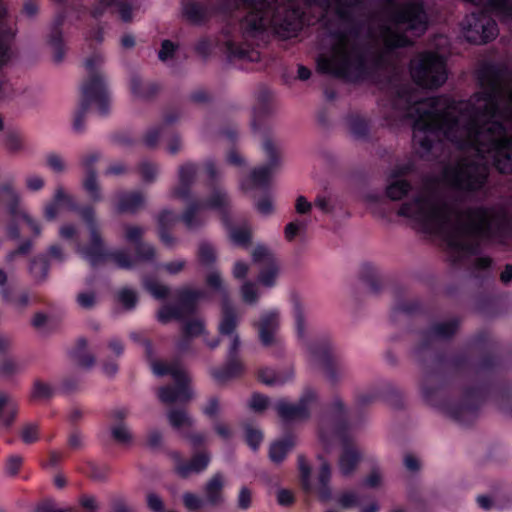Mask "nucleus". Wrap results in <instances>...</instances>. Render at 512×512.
Wrapping results in <instances>:
<instances>
[{"label": "nucleus", "instance_id": "f257e3e1", "mask_svg": "<svg viewBox=\"0 0 512 512\" xmlns=\"http://www.w3.org/2000/svg\"><path fill=\"white\" fill-rule=\"evenodd\" d=\"M412 192L399 207L397 214L413 226L440 237L447 245L454 262L476 255L481 239L504 235L509 228L505 211L497 206L470 207L450 203L436 182L425 181L413 188L406 179L388 176L386 196L401 200Z\"/></svg>", "mask_w": 512, "mask_h": 512}, {"label": "nucleus", "instance_id": "f03ea898", "mask_svg": "<svg viewBox=\"0 0 512 512\" xmlns=\"http://www.w3.org/2000/svg\"><path fill=\"white\" fill-rule=\"evenodd\" d=\"M104 62V55L100 51H95L84 59L85 77L80 85V99L72 116V128L76 133L84 130L90 108L93 107L99 115H106L111 109L112 97L103 70Z\"/></svg>", "mask_w": 512, "mask_h": 512}, {"label": "nucleus", "instance_id": "7ed1b4c3", "mask_svg": "<svg viewBox=\"0 0 512 512\" xmlns=\"http://www.w3.org/2000/svg\"><path fill=\"white\" fill-rule=\"evenodd\" d=\"M81 216L89 230L90 244L87 247L78 246L77 251L91 265L95 266L111 260L118 267L128 269L134 266L136 260L150 261L155 258V248L147 243H140L137 246V256L135 259L123 250L109 251L101 241L94 210L92 208H85L81 211Z\"/></svg>", "mask_w": 512, "mask_h": 512}, {"label": "nucleus", "instance_id": "20e7f679", "mask_svg": "<svg viewBox=\"0 0 512 512\" xmlns=\"http://www.w3.org/2000/svg\"><path fill=\"white\" fill-rule=\"evenodd\" d=\"M150 366L156 376L169 375L174 381V385H165L158 389L157 396L162 403H185L193 398L190 377L178 361L150 360Z\"/></svg>", "mask_w": 512, "mask_h": 512}, {"label": "nucleus", "instance_id": "39448f33", "mask_svg": "<svg viewBox=\"0 0 512 512\" xmlns=\"http://www.w3.org/2000/svg\"><path fill=\"white\" fill-rule=\"evenodd\" d=\"M421 392L429 405L461 423L467 422L475 415V409L468 399L460 402L448 400L445 390L438 379L434 377H427L423 380Z\"/></svg>", "mask_w": 512, "mask_h": 512}, {"label": "nucleus", "instance_id": "423d86ee", "mask_svg": "<svg viewBox=\"0 0 512 512\" xmlns=\"http://www.w3.org/2000/svg\"><path fill=\"white\" fill-rule=\"evenodd\" d=\"M228 205L227 193L221 187L214 186L205 198L191 199L186 205L181 219L189 229L198 228L207 222L209 211L225 213Z\"/></svg>", "mask_w": 512, "mask_h": 512}, {"label": "nucleus", "instance_id": "0eeeda50", "mask_svg": "<svg viewBox=\"0 0 512 512\" xmlns=\"http://www.w3.org/2000/svg\"><path fill=\"white\" fill-rule=\"evenodd\" d=\"M410 73L414 82L424 88H438L447 79L444 58L433 52L417 54L411 60Z\"/></svg>", "mask_w": 512, "mask_h": 512}, {"label": "nucleus", "instance_id": "6e6552de", "mask_svg": "<svg viewBox=\"0 0 512 512\" xmlns=\"http://www.w3.org/2000/svg\"><path fill=\"white\" fill-rule=\"evenodd\" d=\"M205 282L211 290L222 296L221 318L218 324L219 333L221 335H232L233 331L239 324L240 318L237 314L236 308L229 299L228 288L222 274L219 270L212 269L207 273Z\"/></svg>", "mask_w": 512, "mask_h": 512}, {"label": "nucleus", "instance_id": "1a4fd4ad", "mask_svg": "<svg viewBox=\"0 0 512 512\" xmlns=\"http://www.w3.org/2000/svg\"><path fill=\"white\" fill-rule=\"evenodd\" d=\"M179 302L177 305H163L158 313L159 322L166 324L172 320H179L191 315L196 310V305L201 300L209 298V293L203 289L182 288L177 293Z\"/></svg>", "mask_w": 512, "mask_h": 512}, {"label": "nucleus", "instance_id": "9d476101", "mask_svg": "<svg viewBox=\"0 0 512 512\" xmlns=\"http://www.w3.org/2000/svg\"><path fill=\"white\" fill-rule=\"evenodd\" d=\"M262 148L268 163L254 168L248 174L241 175L240 188L244 192H250L256 188L267 185L278 166L277 149L274 142L270 139H266L262 144Z\"/></svg>", "mask_w": 512, "mask_h": 512}, {"label": "nucleus", "instance_id": "9b49d317", "mask_svg": "<svg viewBox=\"0 0 512 512\" xmlns=\"http://www.w3.org/2000/svg\"><path fill=\"white\" fill-rule=\"evenodd\" d=\"M319 460L321 464L317 475V486H314L311 480V469L303 456L298 457V468L303 488L308 492L316 491L321 500L327 501L332 495L329 487L332 470L330 464L322 456H319Z\"/></svg>", "mask_w": 512, "mask_h": 512}, {"label": "nucleus", "instance_id": "f8f14e48", "mask_svg": "<svg viewBox=\"0 0 512 512\" xmlns=\"http://www.w3.org/2000/svg\"><path fill=\"white\" fill-rule=\"evenodd\" d=\"M252 261L258 266V283L266 288H273L280 275V266L271 249L257 245L252 251Z\"/></svg>", "mask_w": 512, "mask_h": 512}, {"label": "nucleus", "instance_id": "ddd939ff", "mask_svg": "<svg viewBox=\"0 0 512 512\" xmlns=\"http://www.w3.org/2000/svg\"><path fill=\"white\" fill-rule=\"evenodd\" d=\"M317 400V392L312 388H307L303 391L297 403H289L281 399L275 403L274 408L284 421L302 420L309 417L311 408Z\"/></svg>", "mask_w": 512, "mask_h": 512}, {"label": "nucleus", "instance_id": "4468645a", "mask_svg": "<svg viewBox=\"0 0 512 512\" xmlns=\"http://www.w3.org/2000/svg\"><path fill=\"white\" fill-rule=\"evenodd\" d=\"M346 414L347 409L343 401L339 397L333 398L319 428V439L325 447L329 446L331 437H336L339 433L344 434L342 423Z\"/></svg>", "mask_w": 512, "mask_h": 512}, {"label": "nucleus", "instance_id": "2eb2a0df", "mask_svg": "<svg viewBox=\"0 0 512 512\" xmlns=\"http://www.w3.org/2000/svg\"><path fill=\"white\" fill-rule=\"evenodd\" d=\"M198 173V166L187 162L178 168L177 183L170 190V197L182 201L185 205L192 199L191 187Z\"/></svg>", "mask_w": 512, "mask_h": 512}, {"label": "nucleus", "instance_id": "dca6fc26", "mask_svg": "<svg viewBox=\"0 0 512 512\" xmlns=\"http://www.w3.org/2000/svg\"><path fill=\"white\" fill-rule=\"evenodd\" d=\"M337 439L341 442L342 449L338 459V469L343 476L351 475L357 468L362 459V453L356 444L346 438L344 434H338L331 437L330 440Z\"/></svg>", "mask_w": 512, "mask_h": 512}, {"label": "nucleus", "instance_id": "f3484780", "mask_svg": "<svg viewBox=\"0 0 512 512\" xmlns=\"http://www.w3.org/2000/svg\"><path fill=\"white\" fill-rule=\"evenodd\" d=\"M2 191L7 196L6 204L8 213L14 218V220H12L7 226V235L9 238L16 240L20 237V229L15 220L23 219L27 224L31 225L32 218L28 214L21 211L19 196L9 184L3 185Z\"/></svg>", "mask_w": 512, "mask_h": 512}, {"label": "nucleus", "instance_id": "a211bd4d", "mask_svg": "<svg viewBox=\"0 0 512 512\" xmlns=\"http://www.w3.org/2000/svg\"><path fill=\"white\" fill-rule=\"evenodd\" d=\"M230 339L229 345V357L230 360L227 365L221 369H213L211 374L215 380L218 382L228 381L238 375H240L244 369L243 364L240 360L235 359V355L240 346L239 336L236 333V329L233 331L232 335H226Z\"/></svg>", "mask_w": 512, "mask_h": 512}, {"label": "nucleus", "instance_id": "6ab92c4d", "mask_svg": "<svg viewBox=\"0 0 512 512\" xmlns=\"http://www.w3.org/2000/svg\"><path fill=\"white\" fill-rule=\"evenodd\" d=\"M280 314L277 309L262 313L260 320L255 323L258 328L259 338L266 345H272L276 341V333L279 328Z\"/></svg>", "mask_w": 512, "mask_h": 512}, {"label": "nucleus", "instance_id": "aec40b11", "mask_svg": "<svg viewBox=\"0 0 512 512\" xmlns=\"http://www.w3.org/2000/svg\"><path fill=\"white\" fill-rule=\"evenodd\" d=\"M97 159L98 156L96 154H89L82 160V166L84 168V176L82 180L83 188L93 202H99L102 200V193L97 181V175L93 169V164Z\"/></svg>", "mask_w": 512, "mask_h": 512}, {"label": "nucleus", "instance_id": "412c9836", "mask_svg": "<svg viewBox=\"0 0 512 512\" xmlns=\"http://www.w3.org/2000/svg\"><path fill=\"white\" fill-rule=\"evenodd\" d=\"M175 460V469L182 477H187L193 473H199L206 469L210 462V457L206 453L196 454L189 462H183L178 453L172 454Z\"/></svg>", "mask_w": 512, "mask_h": 512}, {"label": "nucleus", "instance_id": "4be33fe9", "mask_svg": "<svg viewBox=\"0 0 512 512\" xmlns=\"http://www.w3.org/2000/svg\"><path fill=\"white\" fill-rule=\"evenodd\" d=\"M226 484V478L221 473L214 474L204 486L205 501L213 506L224 502L223 489Z\"/></svg>", "mask_w": 512, "mask_h": 512}, {"label": "nucleus", "instance_id": "5701e85b", "mask_svg": "<svg viewBox=\"0 0 512 512\" xmlns=\"http://www.w3.org/2000/svg\"><path fill=\"white\" fill-rule=\"evenodd\" d=\"M145 203V196L140 192H120L114 198V207L123 213H133Z\"/></svg>", "mask_w": 512, "mask_h": 512}, {"label": "nucleus", "instance_id": "b1692460", "mask_svg": "<svg viewBox=\"0 0 512 512\" xmlns=\"http://www.w3.org/2000/svg\"><path fill=\"white\" fill-rule=\"evenodd\" d=\"M76 203L73 197L63 188H58L55 192L54 201L47 205L45 213L47 218H54L62 209H75Z\"/></svg>", "mask_w": 512, "mask_h": 512}, {"label": "nucleus", "instance_id": "393cba45", "mask_svg": "<svg viewBox=\"0 0 512 512\" xmlns=\"http://www.w3.org/2000/svg\"><path fill=\"white\" fill-rule=\"evenodd\" d=\"M70 357L81 368L88 369L95 363L94 356L90 353L85 339H78L75 346L70 351Z\"/></svg>", "mask_w": 512, "mask_h": 512}, {"label": "nucleus", "instance_id": "a878e982", "mask_svg": "<svg viewBox=\"0 0 512 512\" xmlns=\"http://www.w3.org/2000/svg\"><path fill=\"white\" fill-rule=\"evenodd\" d=\"M177 220V214L170 210H163L158 215L159 237L161 241L167 246H172L174 244V239L166 231V229L172 227L177 222Z\"/></svg>", "mask_w": 512, "mask_h": 512}, {"label": "nucleus", "instance_id": "bb28decb", "mask_svg": "<svg viewBox=\"0 0 512 512\" xmlns=\"http://www.w3.org/2000/svg\"><path fill=\"white\" fill-rule=\"evenodd\" d=\"M17 409L5 394H0V432L8 431L15 420Z\"/></svg>", "mask_w": 512, "mask_h": 512}, {"label": "nucleus", "instance_id": "cd10ccee", "mask_svg": "<svg viewBox=\"0 0 512 512\" xmlns=\"http://www.w3.org/2000/svg\"><path fill=\"white\" fill-rule=\"evenodd\" d=\"M130 91L137 100H147L157 91V87L150 82H145L139 77H133L130 80Z\"/></svg>", "mask_w": 512, "mask_h": 512}, {"label": "nucleus", "instance_id": "c85d7f7f", "mask_svg": "<svg viewBox=\"0 0 512 512\" xmlns=\"http://www.w3.org/2000/svg\"><path fill=\"white\" fill-rule=\"evenodd\" d=\"M294 376L291 369L282 372H275L271 369L262 370L259 374L260 380L267 385L281 386L288 383Z\"/></svg>", "mask_w": 512, "mask_h": 512}, {"label": "nucleus", "instance_id": "c756f323", "mask_svg": "<svg viewBox=\"0 0 512 512\" xmlns=\"http://www.w3.org/2000/svg\"><path fill=\"white\" fill-rule=\"evenodd\" d=\"M168 421L172 427L184 434L185 428L192 427L194 421L184 409H173L168 412Z\"/></svg>", "mask_w": 512, "mask_h": 512}, {"label": "nucleus", "instance_id": "7c9ffc66", "mask_svg": "<svg viewBox=\"0 0 512 512\" xmlns=\"http://www.w3.org/2000/svg\"><path fill=\"white\" fill-rule=\"evenodd\" d=\"M293 446L294 441L291 438L272 443L269 449L270 460L274 463H280Z\"/></svg>", "mask_w": 512, "mask_h": 512}, {"label": "nucleus", "instance_id": "2f4dec72", "mask_svg": "<svg viewBox=\"0 0 512 512\" xmlns=\"http://www.w3.org/2000/svg\"><path fill=\"white\" fill-rule=\"evenodd\" d=\"M347 125L350 133L356 138L365 137L368 133L369 125L364 117L358 114H352L347 118Z\"/></svg>", "mask_w": 512, "mask_h": 512}, {"label": "nucleus", "instance_id": "473e14b6", "mask_svg": "<svg viewBox=\"0 0 512 512\" xmlns=\"http://www.w3.org/2000/svg\"><path fill=\"white\" fill-rule=\"evenodd\" d=\"M144 288L156 299H164L169 295V287L162 284L156 278L145 276L143 278Z\"/></svg>", "mask_w": 512, "mask_h": 512}, {"label": "nucleus", "instance_id": "72a5a7b5", "mask_svg": "<svg viewBox=\"0 0 512 512\" xmlns=\"http://www.w3.org/2000/svg\"><path fill=\"white\" fill-rule=\"evenodd\" d=\"M293 318L297 337L299 339H304L306 335L305 311L298 300L293 302Z\"/></svg>", "mask_w": 512, "mask_h": 512}, {"label": "nucleus", "instance_id": "f704fd0d", "mask_svg": "<svg viewBox=\"0 0 512 512\" xmlns=\"http://www.w3.org/2000/svg\"><path fill=\"white\" fill-rule=\"evenodd\" d=\"M457 325L458 323L456 320H448L437 323L432 327L430 331V336L435 339L448 338L454 334V332L457 329Z\"/></svg>", "mask_w": 512, "mask_h": 512}, {"label": "nucleus", "instance_id": "c9c22d12", "mask_svg": "<svg viewBox=\"0 0 512 512\" xmlns=\"http://www.w3.org/2000/svg\"><path fill=\"white\" fill-rule=\"evenodd\" d=\"M229 237L234 244L245 246L250 242L251 229L247 224L231 227Z\"/></svg>", "mask_w": 512, "mask_h": 512}, {"label": "nucleus", "instance_id": "e433bc0d", "mask_svg": "<svg viewBox=\"0 0 512 512\" xmlns=\"http://www.w3.org/2000/svg\"><path fill=\"white\" fill-rule=\"evenodd\" d=\"M242 300L247 304H255L260 298V291L256 283L246 281L240 288Z\"/></svg>", "mask_w": 512, "mask_h": 512}, {"label": "nucleus", "instance_id": "4c0bfd02", "mask_svg": "<svg viewBox=\"0 0 512 512\" xmlns=\"http://www.w3.org/2000/svg\"><path fill=\"white\" fill-rule=\"evenodd\" d=\"M183 331L187 337H205L207 335L204 321L198 318L186 321Z\"/></svg>", "mask_w": 512, "mask_h": 512}, {"label": "nucleus", "instance_id": "58836bf2", "mask_svg": "<svg viewBox=\"0 0 512 512\" xmlns=\"http://www.w3.org/2000/svg\"><path fill=\"white\" fill-rule=\"evenodd\" d=\"M111 434L114 440L120 444H129L133 439L131 431L122 422H119L112 426Z\"/></svg>", "mask_w": 512, "mask_h": 512}, {"label": "nucleus", "instance_id": "ea45409f", "mask_svg": "<svg viewBox=\"0 0 512 512\" xmlns=\"http://www.w3.org/2000/svg\"><path fill=\"white\" fill-rule=\"evenodd\" d=\"M184 12L186 16L194 22L201 21L208 16L207 9L197 3L187 4L184 8Z\"/></svg>", "mask_w": 512, "mask_h": 512}, {"label": "nucleus", "instance_id": "a19ab883", "mask_svg": "<svg viewBox=\"0 0 512 512\" xmlns=\"http://www.w3.org/2000/svg\"><path fill=\"white\" fill-rule=\"evenodd\" d=\"M336 501L341 508L350 509L357 506L359 495L355 491H343L337 495Z\"/></svg>", "mask_w": 512, "mask_h": 512}, {"label": "nucleus", "instance_id": "79ce46f5", "mask_svg": "<svg viewBox=\"0 0 512 512\" xmlns=\"http://www.w3.org/2000/svg\"><path fill=\"white\" fill-rule=\"evenodd\" d=\"M198 257L202 264L210 265L216 261L215 248L209 243H201L198 249Z\"/></svg>", "mask_w": 512, "mask_h": 512}, {"label": "nucleus", "instance_id": "37998d69", "mask_svg": "<svg viewBox=\"0 0 512 512\" xmlns=\"http://www.w3.org/2000/svg\"><path fill=\"white\" fill-rule=\"evenodd\" d=\"M256 210L263 216H270L274 213V199L271 195H264L255 202Z\"/></svg>", "mask_w": 512, "mask_h": 512}, {"label": "nucleus", "instance_id": "c03bdc74", "mask_svg": "<svg viewBox=\"0 0 512 512\" xmlns=\"http://www.w3.org/2000/svg\"><path fill=\"white\" fill-rule=\"evenodd\" d=\"M245 438L249 447L253 450H257L263 440V434L256 427L247 425L245 427Z\"/></svg>", "mask_w": 512, "mask_h": 512}, {"label": "nucleus", "instance_id": "a18cd8bd", "mask_svg": "<svg viewBox=\"0 0 512 512\" xmlns=\"http://www.w3.org/2000/svg\"><path fill=\"white\" fill-rule=\"evenodd\" d=\"M139 171L142 179L146 182H153L159 174V168L156 164L143 161L139 166Z\"/></svg>", "mask_w": 512, "mask_h": 512}, {"label": "nucleus", "instance_id": "49530a36", "mask_svg": "<svg viewBox=\"0 0 512 512\" xmlns=\"http://www.w3.org/2000/svg\"><path fill=\"white\" fill-rule=\"evenodd\" d=\"M306 222L303 220H295L288 223L285 227V238L292 241L296 236L301 235L306 230Z\"/></svg>", "mask_w": 512, "mask_h": 512}, {"label": "nucleus", "instance_id": "de8ad7c7", "mask_svg": "<svg viewBox=\"0 0 512 512\" xmlns=\"http://www.w3.org/2000/svg\"><path fill=\"white\" fill-rule=\"evenodd\" d=\"M414 171V163L406 161L396 164L390 171L389 176L394 178L405 179V177Z\"/></svg>", "mask_w": 512, "mask_h": 512}, {"label": "nucleus", "instance_id": "09e8293b", "mask_svg": "<svg viewBox=\"0 0 512 512\" xmlns=\"http://www.w3.org/2000/svg\"><path fill=\"white\" fill-rule=\"evenodd\" d=\"M118 300L126 309H132L137 303V295L134 290L123 288L118 292Z\"/></svg>", "mask_w": 512, "mask_h": 512}, {"label": "nucleus", "instance_id": "8fccbe9b", "mask_svg": "<svg viewBox=\"0 0 512 512\" xmlns=\"http://www.w3.org/2000/svg\"><path fill=\"white\" fill-rule=\"evenodd\" d=\"M51 46L53 50V59L55 62L60 63L65 56L66 49L62 42V37L60 34H56L51 38Z\"/></svg>", "mask_w": 512, "mask_h": 512}, {"label": "nucleus", "instance_id": "3c124183", "mask_svg": "<svg viewBox=\"0 0 512 512\" xmlns=\"http://www.w3.org/2000/svg\"><path fill=\"white\" fill-rule=\"evenodd\" d=\"M185 266L186 260L179 258L163 263L159 266V268L166 272L168 275H177L184 270Z\"/></svg>", "mask_w": 512, "mask_h": 512}, {"label": "nucleus", "instance_id": "603ef678", "mask_svg": "<svg viewBox=\"0 0 512 512\" xmlns=\"http://www.w3.org/2000/svg\"><path fill=\"white\" fill-rule=\"evenodd\" d=\"M23 465V458L20 455H11L5 463V473L9 476H15L19 473Z\"/></svg>", "mask_w": 512, "mask_h": 512}, {"label": "nucleus", "instance_id": "864d4df0", "mask_svg": "<svg viewBox=\"0 0 512 512\" xmlns=\"http://www.w3.org/2000/svg\"><path fill=\"white\" fill-rule=\"evenodd\" d=\"M45 165L54 172H62L65 169L64 160L55 153H49L45 156Z\"/></svg>", "mask_w": 512, "mask_h": 512}, {"label": "nucleus", "instance_id": "5fc2aeb1", "mask_svg": "<svg viewBox=\"0 0 512 512\" xmlns=\"http://www.w3.org/2000/svg\"><path fill=\"white\" fill-rule=\"evenodd\" d=\"M5 147L10 152H17L22 148V138L19 133L11 131L5 136Z\"/></svg>", "mask_w": 512, "mask_h": 512}, {"label": "nucleus", "instance_id": "6e6d98bb", "mask_svg": "<svg viewBox=\"0 0 512 512\" xmlns=\"http://www.w3.org/2000/svg\"><path fill=\"white\" fill-rule=\"evenodd\" d=\"M53 393L51 386L43 381H34V400L49 398Z\"/></svg>", "mask_w": 512, "mask_h": 512}, {"label": "nucleus", "instance_id": "4d7b16f0", "mask_svg": "<svg viewBox=\"0 0 512 512\" xmlns=\"http://www.w3.org/2000/svg\"><path fill=\"white\" fill-rule=\"evenodd\" d=\"M124 233L127 241L137 243L141 239L144 230L136 225H127L124 227Z\"/></svg>", "mask_w": 512, "mask_h": 512}, {"label": "nucleus", "instance_id": "13d9d810", "mask_svg": "<svg viewBox=\"0 0 512 512\" xmlns=\"http://www.w3.org/2000/svg\"><path fill=\"white\" fill-rule=\"evenodd\" d=\"M183 502L189 510H196L203 506L204 500L193 493H185L183 495Z\"/></svg>", "mask_w": 512, "mask_h": 512}, {"label": "nucleus", "instance_id": "bf43d9fd", "mask_svg": "<svg viewBox=\"0 0 512 512\" xmlns=\"http://www.w3.org/2000/svg\"><path fill=\"white\" fill-rule=\"evenodd\" d=\"M238 507L246 510L251 506L252 502V491L247 487H242L238 495Z\"/></svg>", "mask_w": 512, "mask_h": 512}, {"label": "nucleus", "instance_id": "052dcab7", "mask_svg": "<svg viewBox=\"0 0 512 512\" xmlns=\"http://www.w3.org/2000/svg\"><path fill=\"white\" fill-rule=\"evenodd\" d=\"M147 505L154 512H165L162 499L155 493L147 495Z\"/></svg>", "mask_w": 512, "mask_h": 512}, {"label": "nucleus", "instance_id": "680f3d73", "mask_svg": "<svg viewBox=\"0 0 512 512\" xmlns=\"http://www.w3.org/2000/svg\"><path fill=\"white\" fill-rule=\"evenodd\" d=\"M249 271V264L244 261H236L232 268V275L235 279H244Z\"/></svg>", "mask_w": 512, "mask_h": 512}, {"label": "nucleus", "instance_id": "e2e57ef3", "mask_svg": "<svg viewBox=\"0 0 512 512\" xmlns=\"http://www.w3.org/2000/svg\"><path fill=\"white\" fill-rule=\"evenodd\" d=\"M249 405L254 411H262L268 406V398L260 394H254Z\"/></svg>", "mask_w": 512, "mask_h": 512}, {"label": "nucleus", "instance_id": "0e129e2a", "mask_svg": "<svg viewBox=\"0 0 512 512\" xmlns=\"http://www.w3.org/2000/svg\"><path fill=\"white\" fill-rule=\"evenodd\" d=\"M78 304L85 309L91 308L96 303V297L91 292H82L77 297Z\"/></svg>", "mask_w": 512, "mask_h": 512}, {"label": "nucleus", "instance_id": "69168bd1", "mask_svg": "<svg viewBox=\"0 0 512 512\" xmlns=\"http://www.w3.org/2000/svg\"><path fill=\"white\" fill-rule=\"evenodd\" d=\"M111 512H136V510L128 505L124 499L115 498L111 503Z\"/></svg>", "mask_w": 512, "mask_h": 512}, {"label": "nucleus", "instance_id": "338daca9", "mask_svg": "<svg viewBox=\"0 0 512 512\" xmlns=\"http://www.w3.org/2000/svg\"><path fill=\"white\" fill-rule=\"evenodd\" d=\"M175 45L169 40H165L162 43V47L159 51V59L162 61H166L170 59L175 51Z\"/></svg>", "mask_w": 512, "mask_h": 512}, {"label": "nucleus", "instance_id": "774afa93", "mask_svg": "<svg viewBox=\"0 0 512 512\" xmlns=\"http://www.w3.org/2000/svg\"><path fill=\"white\" fill-rule=\"evenodd\" d=\"M203 169H204L205 173L207 174V176L213 181L220 177L221 173H220L219 169L217 168L216 163L211 159L206 160L204 162Z\"/></svg>", "mask_w": 512, "mask_h": 512}]
</instances>
